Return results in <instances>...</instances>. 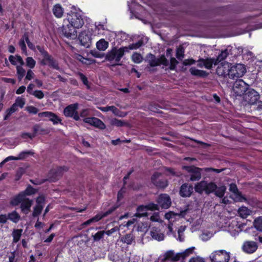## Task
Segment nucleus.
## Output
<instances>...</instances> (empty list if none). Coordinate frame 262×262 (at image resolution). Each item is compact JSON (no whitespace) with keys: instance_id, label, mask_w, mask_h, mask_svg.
I'll return each instance as SVG.
<instances>
[{"instance_id":"1","label":"nucleus","mask_w":262,"mask_h":262,"mask_svg":"<svg viewBox=\"0 0 262 262\" xmlns=\"http://www.w3.org/2000/svg\"><path fill=\"white\" fill-rule=\"evenodd\" d=\"M36 48L42 57L39 62L40 65L43 66H47L49 68L56 70H60L58 61L45 50L43 46L38 45L36 46Z\"/></svg>"},{"instance_id":"2","label":"nucleus","mask_w":262,"mask_h":262,"mask_svg":"<svg viewBox=\"0 0 262 262\" xmlns=\"http://www.w3.org/2000/svg\"><path fill=\"white\" fill-rule=\"evenodd\" d=\"M229 52L227 49L221 51L216 58H207L206 59L201 58L198 61V66L200 68H205L210 69L212 65H217L220 62L224 60L228 56Z\"/></svg>"},{"instance_id":"3","label":"nucleus","mask_w":262,"mask_h":262,"mask_svg":"<svg viewBox=\"0 0 262 262\" xmlns=\"http://www.w3.org/2000/svg\"><path fill=\"white\" fill-rule=\"evenodd\" d=\"M216 188V185L213 182H208L206 181H201L196 183L194 189L195 192L202 194L204 192L206 194H210Z\"/></svg>"},{"instance_id":"4","label":"nucleus","mask_w":262,"mask_h":262,"mask_svg":"<svg viewBox=\"0 0 262 262\" xmlns=\"http://www.w3.org/2000/svg\"><path fill=\"white\" fill-rule=\"evenodd\" d=\"M67 19L70 25L74 28H81L84 25L82 16L79 12L71 11L68 14Z\"/></svg>"},{"instance_id":"5","label":"nucleus","mask_w":262,"mask_h":262,"mask_svg":"<svg viewBox=\"0 0 262 262\" xmlns=\"http://www.w3.org/2000/svg\"><path fill=\"white\" fill-rule=\"evenodd\" d=\"M246 73V69L244 64L238 63L231 66L229 71V77L234 79L242 77Z\"/></svg>"},{"instance_id":"6","label":"nucleus","mask_w":262,"mask_h":262,"mask_svg":"<svg viewBox=\"0 0 262 262\" xmlns=\"http://www.w3.org/2000/svg\"><path fill=\"white\" fill-rule=\"evenodd\" d=\"M69 168L66 166H59L57 168L51 169L48 174V180L50 182H55L63 175L64 171H67Z\"/></svg>"},{"instance_id":"7","label":"nucleus","mask_w":262,"mask_h":262,"mask_svg":"<svg viewBox=\"0 0 262 262\" xmlns=\"http://www.w3.org/2000/svg\"><path fill=\"white\" fill-rule=\"evenodd\" d=\"M211 262H228L230 259L229 252L224 250L213 252L210 255Z\"/></svg>"},{"instance_id":"8","label":"nucleus","mask_w":262,"mask_h":262,"mask_svg":"<svg viewBox=\"0 0 262 262\" xmlns=\"http://www.w3.org/2000/svg\"><path fill=\"white\" fill-rule=\"evenodd\" d=\"M78 108V104L77 103L70 104L64 108L63 114L67 117L73 118L75 120L78 121L80 118Z\"/></svg>"},{"instance_id":"9","label":"nucleus","mask_w":262,"mask_h":262,"mask_svg":"<svg viewBox=\"0 0 262 262\" xmlns=\"http://www.w3.org/2000/svg\"><path fill=\"white\" fill-rule=\"evenodd\" d=\"M183 169L189 173L191 181H198L201 179V168L194 166H184Z\"/></svg>"},{"instance_id":"10","label":"nucleus","mask_w":262,"mask_h":262,"mask_svg":"<svg viewBox=\"0 0 262 262\" xmlns=\"http://www.w3.org/2000/svg\"><path fill=\"white\" fill-rule=\"evenodd\" d=\"M249 85L242 79L236 80L233 85V91L237 96H241L248 90Z\"/></svg>"},{"instance_id":"11","label":"nucleus","mask_w":262,"mask_h":262,"mask_svg":"<svg viewBox=\"0 0 262 262\" xmlns=\"http://www.w3.org/2000/svg\"><path fill=\"white\" fill-rule=\"evenodd\" d=\"M92 33L89 30H84L78 35V39L80 44L84 47L90 48L92 45Z\"/></svg>"},{"instance_id":"12","label":"nucleus","mask_w":262,"mask_h":262,"mask_svg":"<svg viewBox=\"0 0 262 262\" xmlns=\"http://www.w3.org/2000/svg\"><path fill=\"white\" fill-rule=\"evenodd\" d=\"M115 210V206H113L111 208L108 209L107 211L104 212H100L97 214L96 215L93 216V217L90 219L84 222L83 224V226H88L90 225L92 223H95L99 221L103 217L107 216L108 215L112 213Z\"/></svg>"},{"instance_id":"13","label":"nucleus","mask_w":262,"mask_h":262,"mask_svg":"<svg viewBox=\"0 0 262 262\" xmlns=\"http://www.w3.org/2000/svg\"><path fill=\"white\" fill-rule=\"evenodd\" d=\"M83 121L101 129H103L105 128V125L103 121L96 117H86L83 119Z\"/></svg>"},{"instance_id":"14","label":"nucleus","mask_w":262,"mask_h":262,"mask_svg":"<svg viewBox=\"0 0 262 262\" xmlns=\"http://www.w3.org/2000/svg\"><path fill=\"white\" fill-rule=\"evenodd\" d=\"M245 98L250 104H255L259 98V95L254 89H250L245 94Z\"/></svg>"},{"instance_id":"15","label":"nucleus","mask_w":262,"mask_h":262,"mask_svg":"<svg viewBox=\"0 0 262 262\" xmlns=\"http://www.w3.org/2000/svg\"><path fill=\"white\" fill-rule=\"evenodd\" d=\"M157 202L159 206L163 209L168 208L171 204L169 196L165 193L161 194L159 196L157 199Z\"/></svg>"},{"instance_id":"16","label":"nucleus","mask_w":262,"mask_h":262,"mask_svg":"<svg viewBox=\"0 0 262 262\" xmlns=\"http://www.w3.org/2000/svg\"><path fill=\"white\" fill-rule=\"evenodd\" d=\"M160 176V173L157 172H155L151 177V181L157 187L161 188H164L167 186L168 183L167 180L165 179L159 180Z\"/></svg>"},{"instance_id":"17","label":"nucleus","mask_w":262,"mask_h":262,"mask_svg":"<svg viewBox=\"0 0 262 262\" xmlns=\"http://www.w3.org/2000/svg\"><path fill=\"white\" fill-rule=\"evenodd\" d=\"M38 115L40 118H48L49 120L52 121L54 124H57L62 121V120L56 114L51 112H43L39 113Z\"/></svg>"},{"instance_id":"18","label":"nucleus","mask_w":262,"mask_h":262,"mask_svg":"<svg viewBox=\"0 0 262 262\" xmlns=\"http://www.w3.org/2000/svg\"><path fill=\"white\" fill-rule=\"evenodd\" d=\"M76 28L72 27L70 24L67 26H63L62 29V34L68 38H74L77 36Z\"/></svg>"},{"instance_id":"19","label":"nucleus","mask_w":262,"mask_h":262,"mask_svg":"<svg viewBox=\"0 0 262 262\" xmlns=\"http://www.w3.org/2000/svg\"><path fill=\"white\" fill-rule=\"evenodd\" d=\"M187 211V209L181 211L179 213H174L172 211H169L165 213V218L168 220L169 223H171L179 217H184L186 215Z\"/></svg>"},{"instance_id":"20","label":"nucleus","mask_w":262,"mask_h":262,"mask_svg":"<svg viewBox=\"0 0 262 262\" xmlns=\"http://www.w3.org/2000/svg\"><path fill=\"white\" fill-rule=\"evenodd\" d=\"M257 249V244L253 241H246L242 246L243 250L247 253H252Z\"/></svg>"},{"instance_id":"21","label":"nucleus","mask_w":262,"mask_h":262,"mask_svg":"<svg viewBox=\"0 0 262 262\" xmlns=\"http://www.w3.org/2000/svg\"><path fill=\"white\" fill-rule=\"evenodd\" d=\"M229 190L233 193V199L235 201L244 202L246 201V198L238 191L237 186L235 184L232 183L230 185Z\"/></svg>"},{"instance_id":"22","label":"nucleus","mask_w":262,"mask_h":262,"mask_svg":"<svg viewBox=\"0 0 262 262\" xmlns=\"http://www.w3.org/2000/svg\"><path fill=\"white\" fill-rule=\"evenodd\" d=\"M231 63L229 62H225L224 64L219 66L216 70V73L218 75L225 76L226 75L229 76V71L230 69Z\"/></svg>"},{"instance_id":"23","label":"nucleus","mask_w":262,"mask_h":262,"mask_svg":"<svg viewBox=\"0 0 262 262\" xmlns=\"http://www.w3.org/2000/svg\"><path fill=\"white\" fill-rule=\"evenodd\" d=\"M32 204V201L29 198H24V200L20 204V209L21 212L27 214L30 211L31 207Z\"/></svg>"},{"instance_id":"24","label":"nucleus","mask_w":262,"mask_h":262,"mask_svg":"<svg viewBox=\"0 0 262 262\" xmlns=\"http://www.w3.org/2000/svg\"><path fill=\"white\" fill-rule=\"evenodd\" d=\"M193 188L191 185H189L187 183L183 184L180 190V194L183 197H188L190 196L192 193Z\"/></svg>"},{"instance_id":"25","label":"nucleus","mask_w":262,"mask_h":262,"mask_svg":"<svg viewBox=\"0 0 262 262\" xmlns=\"http://www.w3.org/2000/svg\"><path fill=\"white\" fill-rule=\"evenodd\" d=\"M25 195L24 194H21V192H19L16 195L11 198L10 201V204L13 206H15L18 205L20 203L22 202L23 200H24Z\"/></svg>"},{"instance_id":"26","label":"nucleus","mask_w":262,"mask_h":262,"mask_svg":"<svg viewBox=\"0 0 262 262\" xmlns=\"http://www.w3.org/2000/svg\"><path fill=\"white\" fill-rule=\"evenodd\" d=\"M136 211L137 212L135 214V216L141 217L143 216H146L147 215V211L148 210L146 205H140L138 206Z\"/></svg>"},{"instance_id":"27","label":"nucleus","mask_w":262,"mask_h":262,"mask_svg":"<svg viewBox=\"0 0 262 262\" xmlns=\"http://www.w3.org/2000/svg\"><path fill=\"white\" fill-rule=\"evenodd\" d=\"M7 216V221L9 220L14 223H17L20 220V216L15 210L8 213Z\"/></svg>"},{"instance_id":"28","label":"nucleus","mask_w":262,"mask_h":262,"mask_svg":"<svg viewBox=\"0 0 262 262\" xmlns=\"http://www.w3.org/2000/svg\"><path fill=\"white\" fill-rule=\"evenodd\" d=\"M189 71L192 75L200 77H204L208 75V73L206 72L198 70L194 67L191 68Z\"/></svg>"},{"instance_id":"29","label":"nucleus","mask_w":262,"mask_h":262,"mask_svg":"<svg viewBox=\"0 0 262 262\" xmlns=\"http://www.w3.org/2000/svg\"><path fill=\"white\" fill-rule=\"evenodd\" d=\"M164 260L171 259L173 261H177L181 259L180 253L174 254L172 251H168L164 255Z\"/></svg>"},{"instance_id":"30","label":"nucleus","mask_w":262,"mask_h":262,"mask_svg":"<svg viewBox=\"0 0 262 262\" xmlns=\"http://www.w3.org/2000/svg\"><path fill=\"white\" fill-rule=\"evenodd\" d=\"M54 15L57 18H61L63 13V9L60 4H56L53 8Z\"/></svg>"},{"instance_id":"31","label":"nucleus","mask_w":262,"mask_h":262,"mask_svg":"<svg viewBox=\"0 0 262 262\" xmlns=\"http://www.w3.org/2000/svg\"><path fill=\"white\" fill-rule=\"evenodd\" d=\"M128 52L127 47L121 48L118 50H116V65L118 64L120 58L123 56L125 52Z\"/></svg>"},{"instance_id":"32","label":"nucleus","mask_w":262,"mask_h":262,"mask_svg":"<svg viewBox=\"0 0 262 262\" xmlns=\"http://www.w3.org/2000/svg\"><path fill=\"white\" fill-rule=\"evenodd\" d=\"M146 60L151 67H155L159 64V60L151 54H148L147 55Z\"/></svg>"},{"instance_id":"33","label":"nucleus","mask_w":262,"mask_h":262,"mask_svg":"<svg viewBox=\"0 0 262 262\" xmlns=\"http://www.w3.org/2000/svg\"><path fill=\"white\" fill-rule=\"evenodd\" d=\"M108 46V42L104 39H101L96 43V47L99 51L105 50Z\"/></svg>"},{"instance_id":"34","label":"nucleus","mask_w":262,"mask_h":262,"mask_svg":"<svg viewBox=\"0 0 262 262\" xmlns=\"http://www.w3.org/2000/svg\"><path fill=\"white\" fill-rule=\"evenodd\" d=\"M77 75L79 76L80 80L82 81L83 84L86 86V89L89 90L91 88L90 83L88 80L87 77L82 73L78 72Z\"/></svg>"},{"instance_id":"35","label":"nucleus","mask_w":262,"mask_h":262,"mask_svg":"<svg viewBox=\"0 0 262 262\" xmlns=\"http://www.w3.org/2000/svg\"><path fill=\"white\" fill-rule=\"evenodd\" d=\"M150 235L153 238L159 241H163L164 238V235L163 233L158 232L156 230L154 229L151 230Z\"/></svg>"},{"instance_id":"36","label":"nucleus","mask_w":262,"mask_h":262,"mask_svg":"<svg viewBox=\"0 0 262 262\" xmlns=\"http://www.w3.org/2000/svg\"><path fill=\"white\" fill-rule=\"evenodd\" d=\"M251 211L246 207H241L238 210V213L242 218H246L250 215Z\"/></svg>"},{"instance_id":"37","label":"nucleus","mask_w":262,"mask_h":262,"mask_svg":"<svg viewBox=\"0 0 262 262\" xmlns=\"http://www.w3.org/2000/svg\"><path fill=\"white\" fill-rule=\"evenodd\" d=\"M34 154V152L32 150L22 151L18 155V159H19V160H24L29 156H33Z\"/></svg>"},{"instance_id":"38","label":"nucleus","mask_w":262,"mask_h":262,"mask_svg":"<svg viewBox=\"0 0 262 262\" xmlns=\"http://www.w3.org/2000/svg\"><path fill=\"white\" fill-rule=\"evenodd\" d=\"M105 59L106 61H112L115 59V47L113 46L110 51L105 55Z\"/></svg>"},{"instance_id":"39","label":"nucleus","mask_w":262,"mask_h":262,"mask_svg":"<svg viewBox=\"0 0 262 262\" xmlns=\"http://www.w3.org/2000/svg\"><path fill=\"white\" fill-rule=\"evenodd\" d=\"M21 229H15L13 231L12 236L14 243H16L19 241L21 235Z\"/></svg>"},{"instance_id":"40","label":"nucleus","mask_w":262,"mask_h":262,"mask_svg":"<svg viewBox=\"0 0 262 262\" xmlns=\"http://www.w3.org/2000/svg\"><path fill=\"white\" fill-rule=\"evenodd\" d=\"M20 192L21 194H24L26 198V195H31L35 193L36 190L31 185H29L24 191Z\"/></svg>"},{"instance_id":"41","label":"nucleus","mask_w":262,"mask_h":262,"mask_svg":"<svg viewBox=\"0 0 262 262\" xmlns=\"http://www.w3.org/2000/svg\"><path fill=\"white\" fill-rule=\"evenodd\" d=\"M226 190V188L225 186H222L219 187L216 186V188L214 191H215V194L216 196L222 198L224 195Z\"/></svg>"},{"instance_id":"42","label":"nucleus","mask_w":262,"mask_h":262,"mask_svg":"<svg viewBox=\"0 0 262 262\" xmlns=\"http://www.w3.org/2000/svg\"><path fill=\"white\" fill-rule=\"evenodd\" d=\"M43 208V206L35 205V206L34 207L32 212V216L33 217H38L39 215L41 214Z\"/></svg>"},{"instance_id":"43","label":"nucleus","mask_w":262,"mask_h":262,"mask_svg":"<svg viewBox=\"0 0 262 262\" xmlns=\"http://www.w3.org/2000/svg\"><path fill=\"white\" fill-rule=\"evenodd\" d=\"M16 70L18 79L19 80H21L25 75L26 71L20 66L16 67Z\"/></svg>"},{"instance_id":"44","label":"nucleus","mask_w":262,"mask_h":262,"mask_svg":"<svg viewBox=\"0 0 262 262\" xmlns=\"http://www.w3.org/2000/svg\"><path fill=\"white\" fill-rule=\"evenodd\" d=\"M105 234V231H99L94 235H93V240L95 242H98L101 239L103 238Z\"/></svg>"},{"instance_id":"45","label":"nucleus","mask_w":262,"mask_h":262,"mask_svg":"<svg viewBox=\"0 0 262 262\" xmlns=\"http://www.w3.org/2000/svg\"><path fill=\"white\" fill-rule=\"evenodd\" d=\"M186 229V227L181 226L179 227L178 230V239L180 242H183L184 240V231Z\"/></svg>"},{"instance_id":"46","label":"nucleus","mask_w":262,"mask_h":262,"mask_svg":"<svg viewBox=\"0 0 262 262\" xmlns=\"http://www.w3.org/2000/svg\"><path fill=\"white\" fill-rule=\"evenodd\" d=\"M132 60L136 63H141L143 60L141 55L138 53H134L132 56Z\"/></svg>"},{"instance_id":"47","label":"nucleus","mask_w":262,"mask_h":262,"mask_svg":"<svg viewBox=\"0 0 262 262\" xmlns=\"http://www.w3.org/2000/svg\"><path fill=\"white\" fill-rule=\"evenodd\" d=\"M116 37H117V39L119 42H121L128 38V35L122 32H119L117 34H116Z\"/></svg>"},{"instance_id":"48","label":"nucleus","mask_w":262,"mask_h":262,"mask_svg":"<svg viewBox=\"0 0 262 262\" xmlns=\"http://www.w3.org/2000/svg\"><path fill=\"white\" fill-rule=\"evenodd\" d=\"M143 45V39L139 40L138 42L136 43H133L130 45L128 48V50H136L139 48Z\"/></svg>"},{"instance_id":"49","label":"nucleus","mask_w":262,"mask_h":262,"mask_svg":"<svg viewBox=\"0 0 262 262\" xmlns=\"http://www.w3.org/2000/svg\"><path fill=\"white\" fill-rule=\"evenodd\" d=\"M151 222L162 223L163 221L160 217V213L159 212L154 213L149 218Z\"/></svg>"},{"instance_id":"50","label":"nucleus","mask_w":262,"mask_h":262,"mask_svg":"<svg viewBox=\"0 0 262 262\" xmlns=\"http://www.w3.org/2000/svg\"><path fill=\"white\" fill-rule=\"evenodd\" d=\"M254 226L257 230L262 231V217H258L255 220Z\"/></svg>"},{"instance_id":"51","label":"nucleus","mask_w":262,"mask_h":262,"mask_svg":"<svg viewBox=\"0 0 262 262\" xmlns=\"http://www.w3.org/2000/svg\"><path fill=\"white\" fill-rule=\"evenodd\" d=\"M33 135H35V137L38 133H45L46 129L41 128L39 124H35L33 126Z\"/></svg>"},{"instance_id":"52","label":"nucleus","mask_w":262,"mask_h":262,"mask_svg":"<svg viewBox=\"0 0 262 262\" xmlns=\"http://www.w3.org/2000/svg\"><path fill=\"white\" fill-rule=\"evenodd\" d=\"M24 39L25 41L27 43L28 47L32 50L35 51L36 48V47L35 46L30 40L29 38V36L27 34L25 33L24 35Z\"/></svg>"},{"instance_id":"53","label":"nucleus","mask_w":262,"mask_h":262,"mask_svg":"<svg viewBox=\"0 0 262 262\" xmlns=\"http://www.w3.org/2000/svg\"><path fill=\"white\" fill-rule=\"evenodd\" d=\"M26 65L30 69L34 68L36 64L35 60L32 57H28L26 59Z\"/></svg>"},{"instance_id":"54","label":"nucleus","mask_w":262,"mask_h":262,"mask_svg":"<svg viewBox=\"0 0 262 262\" xmlns=\"http://www.w3.org/2000/svg\"><path fill=\"white\" fill-rule=\"evenodd\" d=\"M194 249V247H192L187 249L183 252L180 253L181 258H185L186 257L188 256L189 255L192 253Z\"/></svg>"},{"instance_id":"55","label":"nucleus","mask_w":262,"mask_h":262,"mask_svg":"<svg viewBox=\"0 0 262 262\" xmlns=\"http://www.w3.org/2000/svg\"><path fill=\"white\" fill-rule=\"evenodd\" d=\"M194 249V247H192L187 249L183 252L180 253L181 258H185L186 257L188 256L189 255L192 253Z\"/></svg>"},{"instance_id":"56","label":"nucleus","mask_w":262,"mask_h":262,"mask_svg":"<svg viewBox=\"0 0 262 262\" xmlns=\"http://www.w3.org/2000/svg\"><path fill=\"white\" fill-rule=\"evenodd\" d=\"M184 49L183 47H179L177 50V58L179 60H182L184 56Z\"/></svg>"},{"instance_id":"57","label":"nucleus","mask_w":262,"mask_h":262,"mask_svg":"<svg viewBox=\"0 0 262 262\" xmlns=\"http://www.w3.org/2000/svg\"><path fill=\"white\" fill-rule=\"evenodd\" d=\"M121 241L127 244H130L133 241V236L130 234H126L121 238Z\"/></svg>"},{"instance_id":"58","label":"nucleus","mask_w":262,"mask_h":262,"mask_svg":"<svg viewBox=\"0 0 262 262\" xmlns=\"http://www.w3.org/2000/svg\"><path fill=\"white\" fill-rule=\"evenodd\" d=\"M212 236V233L210 232H206L203 233L200 235L201 239L203 241H207L209 240Z\"/></svg>"},{"instance_id":"59","label":"nucleus","mask_w":262,"mask_h":262,"mask_svg":"<svg viewBox=\"0 0 262 262\" xmlns=\"http://www.w3.org/2000/svg\"><path fill=\"white\" fill-rule=\"evenodd\" d=\"M14 103L16 106H17V107L19 106L20 108H23L25 104V101L24 99L20 98V97H17Z\"/></svg>"},{"instance_id":"60","label":"nucleus","mask_w":262,"mask_h":262,"mask_svg":"<svg viewBox=\"0 0 262 262\" xmlns=\"http://www.w3.org/2000/svg\"><path fill=\"white\" fill-rule=\"evenodd\" d=\"M32 95L39 99H42L45 96L43 92L41 90H35L33 92Z\"/></svg>"},{"instance_id":"61","label":"nucleus","mask_w":262,"mask_h":262,"mask_svg":"<svg viewBox=\"0 0 262 262\" xmlns=\"http://www.w3.org/2000/svg\"><path fill=\"white\" fill-rule=\"evenodd\" d=\"M147 210H158L159 208L158 205L151 203L146 205Z\"/></svg>"},{"instance_id":"62","label":"nucleus","mask_w":262,"mask_h":262,"mask_svg":"<svg viewBox=\"0 0 262 262\" xmlns=\"http://www.w3.org/2000/svg\"><path fill=\"white\" fill-rule=\"evenodd\" d=\"M45 196L43 195H40V196H38L36 199V205L43 206V204L45 203Z\"/></svg>"},{"instance_id":"63","label":"nucleus","mask_w":262,"mask_h":262,"mask_svg":"<svg viewBox=\"0 0 262 262\" xmlns=\"http://www.w3.org/2000/svg\"><path fill=\"white\" fill-rule=\"evenodd\" d=\"M91 54L93 56L96 58H102L105 55L104 53H101L96 50H92L91 51Z\"/></svg>"},{"instance_id":"64","label":"nucleus","mask_w":262,"mask_h":262,"mask_svg":"<svg viewBox=\"0 0 262 262\" xmlns=\"http://www.w3.org/2000/svg\"><path fill=\"white\" fill-rule=\"evenodd\" d=\"M24 173V170L22 168H20L17 171L15 174V180L18 181L20 179Z\"/></svg>"}]
</instances>
